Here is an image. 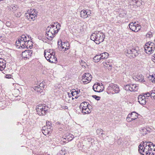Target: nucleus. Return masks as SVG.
<instances>
[{
  "mask_svg": "<svg viewBox=\"0 0 155 155\" xmlns=\"http://www.w3.org/2000/svg\"><path fill=\"white\" fill-rule=\"evenodd\" d=\"M33 11L30 12L25 14V16L26 18L29 21H34L37 18V14H33Z\"/></svg>",
  "mask_w": 155,
  "mask_h": 155,
  "instance_id": "f8f14e48",
  "label": "nucleus"
},
{
  "mask_svg": "<svg viewBox=\"0 0 155 155\" xmlns=\"http://www.w3.org/2000/svg\"><path fill=\"white\" fill-rule=\"evenodd\" d=\"M100 55V54H98L96 55L94 57L93 60L95 62H97L101 60Z\"/></svg>",
  "mask_w": 155,
  "mask_h": 155,
  "instance_id": "bb28decb",
  "label": "nucleus"
},
{
  "mask_svg": "<svg viewBox=\"0 0 155 155\" xmlns=\"http://www.w3.org/2000/svg\"><path fill=\"white\" fill-rule=\"evenodd\" d=\"M125 53L127 56H128V55L131 54V56L132 55V49H127L125 51Z\"/></svg>",
  "mask_w": 155,
  "mask_h": 155,
  "instance_id": "e433bc0d",
  "label": "nucleus"
},
{
  "mask_svg": "<svg viewBox=\"0 0 155 155\" xmlns=\"http://www.w3.org/2000/svg\"><path fill=\"white\" fill-rule=\"evenodd\" d=\"M124 89L127 91H136L138 89V87L136 84H130L125 86Z\"/></svg>",
  "mask_w": 155,
  "mask_h": 155,
  "instance_id": "1a4fd4ad",
  "label": "nucleus"
},
{
  "mask_svg": "<svg viewBox=\"0 0 155 155\" xmlns=\"http://www.w3.org/2000/svg\"><path fill=\"white\" fill-rule=\"evenodd\" d=\"M150 96L151 98L155 99V90L150 92Z\"/></svg>",
  "mask_w": 155,
  "mask_h": 155,
  "instance_id": "4c0bfd02",
  "label": "nucleus"
},
{
  "mask_svg": "<svg viewBox=\"0 0 155 155\" xmlns=\"http://www.w3.org/2000/svg\"><path fill=\"white\" fill-rule=\"evenodd\" d=\"M63 46H64V47H65V45L66 46V47H67V44L68 45V42H63Z\"/></svg>",
  "mask_w": 155,
  "mask_h": 155,
  "instance_id": "4d7b16f0",
  "label": "nucleus"
},
{
  "mask_svg": "<svg viewBox=\"0 0 155 155\" xmlns=\"http://www.w3.org/2000/svg\"><path fill=\"white\" fill-rule=\"evenodd\" d=\"M63 108H64V109H67L68 108V107L67 106H64L63 107Z\"/></svg>",
  "mask_w": 155,
  "mask_h": 155,
  "instance_id": "680f3d73",
  "label": "nucleus"
},
{
  "mask_svg": "<svg viewBox=\"0 0 155 155\" xmlns=\"http://www.w3.org/2000/svg\"><path fill=\"white\" fill-rule=\"evenodd\" d=\"M132 117L129 116V115H128V116L126 118V120L127 121L130 122L133 120H132Z\"/></svg>",
  "mask_w": 155,
  "mask_h": 155,
  "instance_id": "37998d69",
  "label": "nucleus"
},
{
  "mask_svg": "<svg viewBox=\"0 0 155 155\" xmlns=\"http://www.w3.org/2000/svg\"><path fill=\"white\" fill-rule=\"evenodd\" d=\"M138 101L141 105H145L147 102V99L144 95H140L138 96Z\"/></svg>",
  "mask_w": 155,
  "mask_h": 155,
  "instance_id": "4468645a",
  "label": "nucleus"
},
{
  "mask_svg": "<svg viewBox=\"0 0 155 155\" xmlns=\"http://www.w3.org/2000/svg\"><path fill=\"white\" fill-rule=\"evenodd\" d=\"M44 55L47 60L51 63H55L57 61L55 57V53L51 50H46L44 52Z\"/></svg>",
  "mask_w": 155,
  "mask_h": 155,
  "instance_id": "7ed1b4c3",
  "label": "nucleus"
},
{
  "mask_svg": "<svg viewBox=\"0 0 155 155\" xmlns=\"http://www.w3.org/2000/svg\"><path fill=\"white\" fill-rule=\"evenodd\" d=\"M6 67L5 62L0 63V70L2 71L4 70Z\"/></svg>",
  "mask_w": 155,
  "mask_h": 155,
  "instance_id": "7c9ffc66",
  "label": "nucleus"
},
{
  "mask_svg": "<svg viewBox=\"0 0 155 155\" xmlns=\"http://www.w3.org/2000/svg\"><path fill=\"white\" fill-rule=\"evenodd\" d=\"M47 129V127L46 126H45L43 127H42V132L43 131L45 130H46Z\"/></svg>",
  "mask_w": 155,
  "mask_h": 155,
  "instance_id": "5fc2aeb1",
  "label": "nucleus"
},
{
  "mask_svg": "<svg viewBox=\"0 0 155 155\" xmlns=\"http://www.w3.org/2000/svg\"><path fill=\"white\" fill-rule=\"evenodd\" d=\"M63 137H64L63 138V139L62 140L64 142H66V140H67L68 141L71 140L74 137V135L68 133L65 134Z\"/></svg>",
  "mask_w": 155,
  "mask_h": 155,
  "instance_id": "dca6fc26",
  "label": "nucleus"
},
{
  "mask_svg": "<svg viewBox=\"0 0 155 155\" xmlns=\"http://www.w3.org/2000/svg\"><path fill=\"white\" fill-rule=\"evenodd\" d=\"M34 89L38 92L41 93L43 89L42 88L38 86H35L34 88Z\"/></svg>",
  "mask_w": 155,
  "mask_h": 155,
  "instance_id": "2f4dec72",
  "label": "nucleus"
},
{
  "mask_svg": "<svg viewBox=\"0 0 155 155\" xmlns=\"http://www.w3.org/2000/svg\"><path fill=\"white\" fill-rule=\"evenodd\" d=\"M32 53V51L31 50H25L22 53V56L23 58H29L31 56Z\"/></svg>",
  "mask_w": 155,
  "mask_h": 155,
  "instance_id": "2eb2a0df",
  "label": "nucleus"
},
{
  "mask_svg": "<svg viewBox=\"0 0 155 155\" xmlns=\"http://www.w3.org/2000/svg\"><path fill=\"white\" fill-rule=\"evenodd\" d=\"M38 86L42 88V89H43L44 87V84L43 83H40Z\"/></svg>",
  "mask_w": 155,
  "mask_h": 155,
  "instance_id": "603ef678",
  "label": "nucleus"
},
{
  "mask_svg": "<svg viewBox=\"0 0 155 155\" xmlns=\"http://www.w3.org/2000/svg\"><path fill=\"white\" fill-rule=\"evenodd\" d=\"M80 108L82 112L84 114H89L91 112L92 106L87 102H84L80 105Z\"/></svg>",
  "mask_w": 155,
  "mask_h": 155,
  "instance_id": "20e7f679",
  "label": "nucleus"
},
{
  "mask_svg": "<svg viewBox=\"0 0 155 155\" xmlns=\"http://www.w3.org/2000/svg\"><path fill=\"white\" fill-rule=\"evenodd\" d=\"M15 16L17 17H19L21 16V14L20 12H16L15 13H14Z\"/></svg>",
  "mask_w": 155,
  "mask_h": 155,
  "instance_id": "79ce46f5",
  "label": "nucleus"
},
{
  "mask_svg": "<svg viewBox=\"0 0 155 155\" xmlns=\"http://www.w3.org/2000/svg\"><path fill=\"white\" fill-rule=\"evenodd\" d=\"M20 41L27 42L26 37L24 35H22L21 36L20 38H19Z\"/></svg>",
  "mask_w": 155,
  "mask_h": 155,
  "instance_id": "f704fd0d",
  "label": "nucleus"
},
{
  "mask_svg": "<svg viewBox=\"0 0 155 155\" xmlns=\"http://www.w3.org/2000/svg\"><path fill=\"white\" fill-rule=\"evenodd\" d=\"M144 46H148V47H151L152 49H155V46L154 45V43L151 42L150 41H149L147 42L145 45Z\"/></svg>",
  "mask_w": 155,
  "mask_h": 155,
  "instance_id": "393cba45",
  "label": "nucleus"
},
{
  "mask_svg": "<svg viewBox=\"0 0 155 155\" xmlns=\"http://www.w3.org/2000/svg\"><path fill=\"white\" fill-rule=\"evenodd\" d=\"M136 81L140 82H143L145 81L144 76L141 74H137L136 77H135Z\"/></svg>",
  "mask_w": 155,
  "mask_h": 155,
  "instance_id": "a211bd4d",
  "label": "nucleus"
},
{
  "mask_svg": "<svg viewBox=\"0 0 155 155\" xmlns=\"http://www.w3.org/2000/svg\"><path fill=\"white\" fill-rule=\"evenodd\" d=\"M91 14V11L87 9L82 10L80 12V14L81 18H86L90 16Z\"/></svg>",
  "mask_w": 155,
  "mask_h": 155,
  "instance_id": "9b49d317",
  "label": "nucleus"
},
{
  "mask_svg": "<svg viewBox=\"0 0 155 155\" xmlns=\"http://www.w3.org/2000/svg\"><path fill=\"white\" fill-rule=\"evenodd\" d=\"M96 133L98 135L102 134H103V130L101 129H98L96 130Z\"/></svg>",
  "mask_w": 155,
  "mask_h": 155,
  "instance_id": "ea45409f",
  "label": "nucleus"
},
{
  "mask_svg": "<svg viewBox=\"0 0 155 155\" xmlns=\"http://www.w3.org/2000/svg\"><path fill=\"white\" fill-rule=\"evenodd\" d=\"M8 77H7L8 78H10L11 77V76L10 75H7Z\"/></svg>",
  "mask_w": 155,
  "mask_h": 155,
  "instance_id": "69168bd1",
  "label": "nucleus"
},
{
  "mask_svg": "<svg viewBox=\"0 0 155 155\" xmlns=\"http://www.w3.org/2000/svg\"><path fill=\"white\" fill-rule=\"evenodd\" d=\"M46 126H51V123L49 121H46Z\"/></svg>",
  "mask_w": 155,
  "mask_h": 155,
  "instance_id": "3c124183",
  "label": "nucleus"
},
{
  "mask_svg": "<svg viewBox=\"0 0 155 155\" xmlns=\"http://www.w3.org/2000/svg\"><path fill=\"white\" fill-rule=\"evenodd\" d=\"M140 131L141 134L144 135L147 134L148 130L144 127H142L140 128Z\"/></svg>",
  "mask_w": 155,
  "mask_h": 155,
  "instance_id": "cd10ccee",
  "label": "nucleus"
},
{
  "mask_svg": "<svg viewBox=\"0 0 155 155\" xmlns=\"http://www.w3.org/2000/svg\"><path fill=\"white\" fill-rule=\"evenodd\" d=\"M151 148H152V150H154V148H155V147H154V148L153 147H151Z\"/></svg>",
  "mask_w": 155,
  "mask_h": 155,
  "instance_id": "774afa93",
  "label": "nucleus"
},
{
  "mask_svg": "<svg viewBox=\"0 0 155 155\" xmlns=\"http://www.w3.org/2000/svg\"><path fill=\"white\" fill-rule=\"evenodd\" d=\"M92 79V76L89 73L84 74L82 77V81L84 84H86L90 83Z\"/></svg>",
  "mask_w": 155,
  "mask_h": 155,
  "instance_id": "423d86ee",
  "label": "nucleus"
},
{
  "mask_svg": "<svg viewBox=\"0 0 155 155\" xmlns=\"http://www.w3.org/2000/svg\"><path fill=\"white\" fill-rule=\"evenodd\" d=\"M27 42L20 41V46L22 48H30L31 49L32 48V46L28 44V43L30 42L31 43V40H28Z\"/></svg>",
  "mask_w": 155,
  "mask_h": 155,
  "instance_id": "ddd939ff",
  "label": "nucleus"
},
{
  "mask_svg": "<svg viewBox=\"0 0 155 155\" xmlns=\"http://www.w3.org/2000/svg\"><path fill=\"white\" fill-rule=\"evenodd\" d=\"M129 27L132 31L135 32L138 31L141 28L140 25L136 22L130 23L129 25Z\"/></svg>",
  "mask_w": 155,
  "mask_h": 155,
  "instance_id": "0eeeda50",
  "label": "nucleus"
},
{
  "mask_svg": "<svg viewBox=\"0 0 155 155\" xmlns=\"http://www.w3.org/2000/svg\"><path fill=\"white\" fill-rule=\"evenodd\" d=\"M151 147H155V145L152 142L143 141L139 145L138 151L142 155H147L149 151L152 150Z\"/></svg>",
  "mask_w": 155,
  "mask_h": 155,
  "instance_id": "f257e3e1",
  "label": "nucleus"
},
{
  "mask_svg": "<svg viewBox=\"0 0 155 155\" xmlns=\"http://www.w3.org/2000/svg\"><path fill=\"white\" fill-rule=\"evenodd\" d=\"M149 78L153 83H155V74L150 75Z\"/></svg>",
  "mask_w": 155,
  "mask_h": 155,
  "instance_id": "c9c22d12",
  "label": "nucleus"
},
{
  "mask_svg": "<svg viewBox=\"0 0 155 155\" xmlns=\"http://www.w3.org/2000/svg\"><path fill=\"white\" fill-rule=\"evenodd\" d=\"M20 40H19V39H18V40L16 41V45L17 46H18V44H20Z\"/></svg>",
  "mask_w": 155,
  "mask_h": 155,
  "instance_id": "864d4df0",
  "label": "nucleus"
},
{
  "mask_svg": "<svg viewBox=\"0 0 155 155\" xmlns=\"http://www.w3.org/2000/svg\"><path fill=\"white\" fill-rule=\"evenodd\" d=\"M153 58H153V59L154 60H155V54H154L153 55Z\"/></svg>",
  "mask_w": 155,
  "mask_h": 155,
  "instance_id": "0e129e2a",
  "label": "nucleus"
},
{
  "mask_svg": "<svg viewBox=\"0 0 155 155\" xmlns=\"http://www.w3.org/2000/svg\"><path fill=\"white\" fill-rule=\"evenodd\" d=\"M84 31L83 26L80 25L78 27V28L77 29V31L78 32L80 33L83 32Z\"/></svg>",
  "mask_w": 155,
  "mask_h": 155,
  "instance_id": "72a5a7b5",
  "label": "nucleus"
},
{
  "mask_svg": "<svg viewBox=\"0 0 155 155\" xmlns=\"http://www.w3.org/2000/svg\"><path fill=\"white\" fill-rule=\"evenodd\" d=\"M46 33L47 38L49 40H52L54 37V35L51 33L50 31H47V30H46Z\"/></svg>",
  "mask_w": 155,
  "mask_h": 155,
  "instance_id": "412c9836",
  "label": "nucleus"
},
{
  "mask_svg": "<svg viewBox=\"0 0 155 155\" xmlns=\"http://www.w3.org/2000/svg\"><path fill=\"white\" fill-rule=\"evenodd\" d=\"M86 64V63L84 62V61H81V65L83 66H85V65Z\"/></svg>",
  "mask_w": 155,
  "mask_h": 155,
  "instance_id": "6e6d98bb",
  "label": "nucleus"
},
{
  "mask_svg": "<svg viewBox=\"0 0 155 155\" xmlns=\"http://www.w3.org/2000/svg\"><path fill=\"white\" fill-rule=\"evenodd\" d=\"M47 31H50L51 33L55 35L58 33V31L54 28V27L52 26V25L48 27L47 28Z\"/></svg>",
  "mask_w": 155,
  "mask_h": 155,
  "instance_id": "aec40b11",
  "label": "nucleus"
},
{
  "mask_svg": "<svg viewBox=\"0 0 155 155\" xmlns=\"http://www.w3.org/2000/svg\"><path fill=\"white\" fill-rule=\"evenodd\" d=\"M37 114L39 115H45L48 112V107L44 106L42 104L37 105L36 108Z\"/></svg>",
  "mask_w": 155,
  "mask_h": 155,
  "instance_id": "39448f33",
  "label": "nucleus"
},
{
  "mask_svg": "<svg viewBox=\"0 0 155 155\" xmlns=\"http://www.w3.org/2000/svg\"><path fill=\"white\" fill-rule=\"evenodd\" d=\"M112 63L110 61L103 63V66L104 68H107L109 70H110L112 69Z\"/></svg>",
  "mask_w": 155,
  "mask_h": 155,
  "instance_id": "6ab92c4d",
  "label": "nucleus"
},
{
  "mask_svg": "<svg viewBox=\"0 0 155 155\" xmlns=\"http://www.w3.org/2000/svg\"><path fill=\"white\" fill-rule=\"evenodd\" d=\"M104 87L101 84L97 83L95 84L93 87V89L95 92H101L103 91L104 90Z\"/></svg>",
  "mask_w": 155,
  "mask_h": 155,
  "instance_id": "6e6552de",
  "label": "nucleus"
},
{
  "mask_svg": "<svg viewBox=\"0 0 155 155\" xmlns=\"http://www.w3.org/2000/svg\"><path fill=\"white\" fill-rule=\"evenodd\" d=\"M30 26L32 29L34 30L35 29H36L37 28V25L36 24H34L33 23H31L30 24Z\"/></svg>",
  "mask_w": 155,
  "mask_h": 155,
  "instance_id": "58836bf2",
  "label": "nucleus"
},
{
  "mask_svg": "<svg viewBox=\"0 0 155 155\" xmlns=\"http://www.w3.org/2000/svg\"><path fill=\"white\" fill-rule=\"evenodd\" d=\"M129 117L130 116L131 117L132 120H134L137 119L138 117V114L136 113L135 112H133L129 114Z\"/></svg>",
  "mask_w": 155,
  "mask_h": 155,
  "instance_id": "b1692460",
  "label": "nucleus"
},
{
  "mask_svg": "<svg viewBox=\"0 0 155 155\" xmlns=\"http://www.w3.org/2000/svg\"><path fill=\"white\" fill-rule=\"evenodd\" d=\"M101 60L104 59L108 58V54L107 52H104L100 54Z\"/></svg>",
  "mask_w": 155,
  "mask_h": 155,
  "instance_id": "a878e982",
  "label": "nucleus"
},
{
  "mask_svg": "<svg viewBox=\"0 0 155 155\" xmlns=\"http://www.w3.org/2000/svg\"><path fill=\"white\" fill-rule=\"evenodd\" d=\"M50 132H51L48 130L47 129L44 130L43 131H42L43 133L45 135L48 134Z\"/></svg>",
  "mask_w": 155,
  "mask_h": 155,
  "instance_id": "a19ab883",
  "label": "nucleus"
},
{
  "mask_svg": "<svg viewBox=\"0 0 155 155\" xmlns=\"http://www.w3.org/2000/svg\"><path fill=\"white\" fill-rule=\"evenodd\" d=\"M78 92L77 91H75L74 92L73 91H72L71 92V94H70V95H71V94L72 96H74V95L75 94V93L76 94H78Z\"/></svg>",
  "mask_w": 155,
  "mask_h": 155,
  "instance_id": "8fccbe9b",
  "label": "nucleus"
},
{
  "mask_svg": "<svg viewBox=\"0 0 155 155\" xmlns=\"http://www.w3.org/2000/svg\"><path fill=\"white\" fill-rule=\"evenodd\" d=\"M64 48H65V50L66 51L68 49V48H67V47H64Z\"/></svg>",
  "mask_w": 155,
  "mask_h": 155,
  "instance_id": "338daca9",
  "label": "nucleus"
},
{
  "mask_svg": "<svg viewBox=\"0 0 155 155\" xmlns=\"http://www.w3.org/2000/svg\"><path fill=\"white\" fill-rule=\"evenodd\" d=\"M152 153L153 154V155H155V148L154 149V150H153L152 151Z\"/></svg>",
  "mask_w": 155,
  "mask_h": 155,
  "instance_id": "052dcab7",
  "label": "nucleus"
},
{
  "mask_svg": "<svg viewBox=\"0 0 155 155\" xmlns=\"http://www.w3.org/2000/svg\"><path fill=\"white\" fill-rule=\"evenodd\" d=\"M56 24H57V25H56V26H55L54 25H52V26H53V27H54V28L56 30H57L58 31L60 29V27H61V25L58 22L56 23Z\"/></svg>",
  "mask_w": 155,
  "mask_h": 155,
  "instance_id": "473e14b6",
  "label": "nucleus"
},
{
  "mask_svg": "<svg viewBox=\"0 0 155 155\" xmlns=\"http://www.w3.org/2000/svg\"><path fill=\"white\" fill-rule=\"evenodd\" d=\"M107 88L109 90L114 91L116 93H118L120 91L119 87L117 85L113 84H110Z\"/></svg>",
  "mask_w": 155,
  "mask_h": 155,
  "instance_id": "9d476101",
  "label": "nucleus"
},
{
  "mask_svg": "<svg viewBox=\"0 0 155 155\" xmlns=\"http://www.w3.org/2000/svg\"><path fill=\"white\" fill-rule=\"evenodd\" d=\"M147 155H153V154L152 153V150H150L149 151V153Z\"/></svg>",
  "mask_w": 155,
  "mask_h": 155,
  "instance_id": "13d9d810",
  "label": "nucleus"
},
{
  "mask_svg": "<svg viewBox=\"0 0 155 155\" xmlns=\"http://www.w3.org/2000/svg\"><path fill=\"white\" fill-rule=\"evenodd\" d=\"M10 7L12 8L13 10L12 11L14 13H15L16 11H19V8L16 5H12Z\"/></svg>",
  "mask_w": 155,
  "mask_h": 155,
  "instance_id": "c85d7f7f",
  "label": "nucleus"
},
{
  "mask_svg": "<svg viewBox=\"0 0 155 155\" xmlns=\"http://www.w3.org/2000/svg\"><path fill=\"white\" fill-rule=\"evenodd\" d=\"M71 96L70 94L68 93V94L66 95L65 100L67 102L69 103L71 101V100L74 99V98Z\"/></svg>",
  "mask_w": 155,
  "mask_h": 155,
  "instance_id": "5701e85b",
  "label": "nucleus"
},
{
  "mask_svg": "<svg viewBox=\"0 0 155 155\" xmlns=\"http://www.w3.org/2000/svg\"><path fill=\"white\" fill-rule=\"evenodd\" d=\"M56 125H60L61 124V123L58 121L57 122H56Z\"/></svg>",
  "mask_w": 155,
  "mask_h": 155,
  "instance_id": "e2e57ef3",
  "label": "nucleus"
},
{
  "mask_svg": "<svg viewBox=\"0 0 155 155\" xmlns=\"http://www.w3.org/2000/svg\"><path fill=\"white\" fill-rule=\"evenodd\" d=\"M47 129L49 131H50V132H51V131L52 130V126H47Z\"/></svg>",
  "mask_w": 155,
  "mask_h": 155,
  "instance_id": "49530a36",
  "label": "nucleus"
},
{
  "mask_svg": "<svg viewBox=\"0 0 155 155\" xmlns=\"http://www.w3.org/2000/svg\"><path fill=\"white\" fill-rule=\"evenodd\" d=\"M58 48L59 49H62L64 48V47L63 46V42H62L61 41H58Z\"/></svg>",
  "mask_w": 155,
  "mask_h": 155,
  "instance_id": "c756f323",
  "label": "nucleus"
},
{
  "mask_svg": "<svg viewBox=\"0 0 155 155\" xmlns=\"http://www.w3.org/2000/svg\"><path fill=\"white\" fill-rule=\"evenodd\" d=\"M144 48L145 52L148 54H150L153 53L154 50V49H152L151 47H149L146 46H144Z\"/></svg>",
  "mask_w": 155,
  "mask_h": 155,
  "instance_id": "4be33fe9",
  "label": "nucleus"
},
{
  "mask_svg": "<svg viewBox=\"0 0 155 155\" xmlns=\"http://www.w3.org/2000/svg\"><path fill=\"white\" fill-rule=\"evenodd\" d=\"M93 97L95 98L97 100H99L100 99V97L96 95H93Z\"/></svg>",
  "mask_w": 155,
  "mask_h": 155,
  "instance_id": "de8ad7c7",
  "label": "nucleus"
},
{
  "mask_svg": "<svg viewBox=\"0 0 155 155\" xmlns=\"http://www.w3.org/2000/svg\"><path fill=\"white\" fill-rule=\"evenodd\" d=\"M90 38L96 44H99L103 41L104 38V36L102 32L98 31L93 33L91 35Z\"/></svg>",
  "mask_w": 155,
  "mask_h": 155,
  "instance_id": "f03ea898",
  "label": "nucleus"
},
{
  "mask_svg": "<svg viewBox=\"0 0 155 155\" xmlns=\"http://www.w3.org/2000/svg\"><path fill=\"white\" fill-rule=\"evenodd\" d=\"M153 36V35L152 34V33L151 32H149L146 35V37L147 38H150Z\"/></svg>",
  "mask_w": 155,
  "mask_h": 155,
  "instance_id": "c03bdc74",
  "label": "nucleus"
},
{
  "mask_svg": "<svg viewBox=\"0 0 155 155\" xmlns=\"http://www.w3.org/2000/svg\"><path fill=\"white\" fill-rule=\"evenodd\" d=\"M140 53L139 48L138 47H134L132 49V58H134L138 55Z\"/></svg>",
  "mask_w": 155,
  "mask_h": 155,
  "instance_id": "f3484780",
  "label": "nucleus"
},
{
  "mask_svg": "<svg viewBox=\"0 0 155 155\" xmlns=\"http://www.w3.org/2000/svg\"><path fill=\"white\" fill-rule=\"evenodd\" d=\"M143 95H144V96H145V97H149L150 96V93L149 92H147L144 94Z\"/></svg>",
  "mask_w": 155,
  "mask_h": 155,
  "instance_id": "09e8293b",
  "label": "nucleus"
},
{
  "mask_svg": "<svg viewBox=\"0 0 155 155\" xmlns=\"http://www.w3.org/2000/svg\"><path fill=\"white\" fill-rule=\"evenodd\" d=\"M32 13L33 14H36L37 15L38 12L36 10H34L33 11Z\"/></svg>",
  "mask_w": 155,
  "mask_h": 155,
  "instance_id": "bf43d9fd",
  "label": "nucleus"
},
{
  "mask_svg": "<svg viewBox=\"0 0 155 155\" xmlns=\"http://www.w3.org/2000/svg\"><path fill=\"white\" fill-rule=\"evenodd\" d=\"M6 25L8 27H10L11 25V24L10 22L9 21H7L6 22Z\"/></svg>",
  "mask_w": 155,
  "mask_h": 155,
  "instance_id": "a18cd8bd",
  "label": "nucleus"
}]
</instances>
